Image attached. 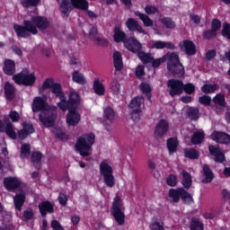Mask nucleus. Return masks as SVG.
<instances>
[{"label": "nucleus", "mask_w": 230, "mask_h": 230, "mask_svg": "<svg viewBox=\"0 0 230 230\" xmlns=\"http://www.w3.org/2000/svg\"><path fill=\"white\" fill-rule=\"evenodd\" d=\"M48 18L39 15H31V20H24L23 25L14 24L13 30L20 39H28L31 35H37L39 30H48Z\"/></svg>", "instance_id": "f257e3e1"}, {"label": "nucleus", "mask_w": 230, "mask_h": 230, "mask_svg": "<svg viewBox=\"0 0 230 230\" xmlns=\"http://www.w3.org/2000/svg\"><path fill=\"white\" fill-rule=\"evenodd\" d=\"M31 109L34 112L42 111L40 113V121L44 127L49 128L55 125V119H57V107L49 106L46 101L41 97H35L31 104Z\"/></svg>", "instance_id": "f03ea898"}, {"label": "nucleus", "mask_w": 230, "mask_h": 230, "mask_svg": "<svg viewBox=\"0 0 230 230\" xmlns=\"http://www.w3.org/2000/svg\"><path fill=\"white\" fill-rule=\"evenodd\" d=\"M94 134L90 133L81 136L76 142L75 148L83 157L90 155V150L94 145Z\"/></svg>", "instance_id": "7ed1b4c3"}, {"label": "nucleus", "mask_w": 230, "mask_h": 230, "mask_svg": "<svg viewBox=\"0 0 230 230\" xmlns=\"http://www.w3.org/2000/svg\"><path fill=\"white\" fill-rule=\"evenodd\" d=\"M13 80L19 85L30 86L35 84L37 77L34 73H30V70L24 68L21 73L14 75Z\"/></svg>", "instance_id": "20e7f679"}, {"label": "nucleus", "mask_w": 230, "mask_h": 230, "mask_svg": "<svg viewBox=\"0 0 230 230\" xmlns=\"http://www.w3.org/2000/svg\"><path fill=\"white\" fill-rule=\"evenodd\" d=\"M122 206L123 203L121 202V198L116 196L112 203L111 215L114 217L119 226H123V224H125V213H123Z\"/></svg>", "instance_id": "39448f33"}, {"label": "nucleus", "mask_w": 230, "mask_h": 230, "mask_svg": "<svg viewBox=\"0 0 230 230\" xmlns=\"http://www.w3.org/2000/svg\"><path fill=\"white\" fill-rule=\"evenodd\" d=\"M145 107V99L143 96H137L130 103L129 108L131 109V118L133 121H139L141 118L142 109Z\"/></svg>", "instance_id": "423d86ee"}, {"label": "nucleus", "mask_w": 230, "mask_h": 230, "mask_svg": "<svg viewBox=\"0 0 230 230\" xmlns=\"http://www.w3.org/2000/svg\"><path fill=\"white\" fill-rule=\"evenodd\" d=\"M100 173L103 177V181L108 188H114L116 181H114V175L112 167L107 164V162H102L100 164Z\"/></svg>", "instance_id": "0eeeda50"}, {"label": "nucleus", "mask_w": 230, "mask_h": 230, "mask_svg": "<svg viewBox=\"0 0 230 230\" xmlns=\"http://www.w3.org/2000/svg\"><path fill=\"white\" fill-rule=\"evenodd\" d=\"M169 197L172 199L173 202H179L181 199L185 202V204H191V202H193L191 194L188 193L184 189L170 190Z\"/></svg>", "instance_id": "6e6552de"}, {"label": "nucleus", "mask_w": 230, "mask_h": 230, "mask_svg": "<svg viewBox=\"0 0 230 230\" xmlns=\"http://www.w3.org/2000/svg\"><path fill=\"white\" fill-rule=\"evenodd\" d=\"M165 60L168 58V64L167 68L169 71H175V65L178 67L179 71L182 73V64L181 63V60H179V53L177 52H172L167 53L165 56Z\"/></svg>", "instance_id": "1a4fd4ad"}, {"label": "nucleus", "mask_w": 230, "mask_h": 230, "mask_svg": "<svg viewBox=\"0 0 230 230\" xmlns=\"http://www.w3.org/2000/svg\"><path fill=\"white\" fill-rule=\"evenodd\" d=\"M167 85L170 88V96L181 95L182 91H184V84L181 80L171 79L168 81Z\"/></svg>", "instance_id": "9d476101"}, {"label": "nucleus", "mask_w": 230, "mask_h": 230, "mask_svg": "<svg viewBox=\"0 0 230 230\" xmlns=\"http://www.w3.org/2000/svg\"><path fill=\"white\" fill-rule=\"evenodd\" d=\"M82 117L80 113L76 111V108L70 109V111L66 114V123L68 127H76L80 123Z\"/></svg>", "instance_id": "9b49d317"}, {"label": "nucleus", "mask_w": 230, "mask_h": 230, "mask_svg": "<svg viewBox=\"0 0 230 230\" xmlns=\"http://www.w3.org/2000/svg\"><path fill=\"white\" fill-rule=\"evenodd\" d=\"M89 35L90 39H92V40H93L94 44L97 46H109V41L100 35V33H98L97 28L93 27L90 30Z\"/></svg>", "instance_id": "f8f14e48"}, {"label": "nucleus", "mask_w": 230, "mask_h": 230, "mask_svg": "<svg viewBox=\"0 0 230 230\" xmlns=\"http://www.w3.org/2000/svg\"><path fill=\"white\" fill-rule=\"evenodd\" d=\"M124 48L132 53H138L141 51L143 47L136 38H129L124 41Z\"/></svg>", "instance_id": "ddd939ff"}, {"label": "nucleus", "mask_w": 230, "mask_h": 230, "mask_svg": "<svg viewBox=\"0 0 230 230\" xmlns=\"http://www.w3.org/2000/svg\"><path fill=\"white\" fill-rule=\"evenodd\" d=\"M210 139L216 143H221L223 145H227L230 143V136L222 131H214L210 135Z\"/></svg>", "instance_id": "4468645a"}, {"label": "nucleus", "mask_w": 230, "mask_h": 230, "mask_svg": "<svg viewBox=\"0 0 230 230\" xmlns=\"http://www.w3.org/2000/svg\"><path fill=\"white\" fill-rule=\"evenodd\" d=\"M170 128V124L167 122V120L161 119L155 129V137H163L164 136H166V133L168 132V129Z\"/></svg>", "instance_id": "2eb2a0df"}, {"label": "nucleus", "mask_w": 230, "mask_h": 230, "mask_svg": "<svg viewBox=\"0 0 230 230\" xmlns=\"http://www.w3.org/2000/svg\"><path fill=\"white\" fill-rule=\"evenodd\" d=\"M35 128H33V124L31 122H23L22 129L17 131V136L19 139H26L30 134H33Z\"/></svg>", "instance_id": "dca6fc26"}, {"label": "nucleus", "mask_w": 230, "mask_h": 230, "mask_svg": "<svg viewBox=\"0 0 230 230\" xmlns=\"http://www.w3.org/2000/svg\"><path fill=\"white\" fill-rule=\"evenodd\" d=\"M127 28L130 31H138V33H143V35H146V31L143 30V27L139 25V22H137L134 18H128L126 22Z\"/></svg>", "instance_id": "f3484780"}, {"label": "nucleus", "mask_w": 230, "mask_h": 230, "mask_svg": "<svg viewBox=\"0 0 230 230\" xmlns=\"http://www.w3.org/2000/svg\"><path fill=\"white\" fill-rule=\"evenodd\" d=\"M39 209L42 217H46L48 213H53L55 211L54 206L49 201H42L40 203Z\"/></svg>", "instance_id": "a211bd4d"}, {"label": "nucleus", "mask_w": 230, "mask_h": 230, "mask_svg": "<svg viewBox=\"0 0 230 230\" xmlns=\"http://www.w3.org/2000/svg\"><path fill=\"white\" fill-rule=\"evenodd\" d=\"M208 150L211 155H214L215 161L217 163H222V161H224V151H222V149H220L218 146H209Z\"/></svg>", "instance_id": "6ab92c4d"}, {"label": "nucleus", "mask_w": 230, "mask_h": 230, "mask_svg": "<svg viewBox=\"0 0 230 230\" xmlns=\"http://www.w3.org/2000/svg\"><path fill=\"white\" fill-rule=\"evenodd\" d=\"M59 10L66 17H69V13L73 11V4L71 0H62L59 4Z\"/></svg>", "instance_id": "aec40b11"}, {"label": "nucleus", "mask_w": 230, "mask_h": 230, "mask_svg": "<svg viewBox=\"0 0 230 230\" xmlns=\"http://www.w3.org/2000/svg\"><path fill=\"white\" fill-rule=\"evenodd\" d=\"M4 185L5 186L6 190H17L19 186H21V181L17 178H5L4 180Z\"/></svg>", "instance_id": "412c9836"}, {"label": "nucleus", "mask_w": 230, "mask_h": 230, "mask_svg": "<svg viewBox=\"0 0 230 230\" xmlns=\"http://www.w3.org/2000/svg\"><path fill=\"white\" fill-rule=\"evenodd\" d=\"M13 202L16 209L21 211V209H22V206H24V202H26V194L24 193V190L14 196Z\"/></svg>", "instance_id": "4be33fe9"}, {"label": "nucleus", "mask_w": 230, "mask_h": 230, "mask_svg": "<svg viewBox=\"0 0 230 230\" xmlns=\"http://www.w3.org/2000/svg\"><path fill=\"white\" fill-rule=\"evenodd\" d=\"M4 73L12 76L15 73V61L11 59H5L4 62Z\"/></svg>", "instance_id": "5701e85b"}, {"label": "nucleus", "mask_w": 230, "mask_h": 230, "mask_svg": "<svg viewBox=\"0 0 230 230\" xmlns=\"http://www.w3.org/2000/svg\"><path fill=\"white\" fill-rule=\"evenodd\" d=\"M82 100L80 99V94L75 91H70L68 94V102L69 104L74 107V109H76L78 105H80V102Z\"/></svg>", "instance_id": "b1692460"}, {"label": "nucleus", "mask_w": 230, "mask_h": 230, "mask_svg": "<svg viewBox=\"0 0 230 230\" xmlns=\"http://www.w3.org/2000/svg\"><path fill=\"white\" fill-rule=\"evenodd\" d=\"M152 48L155 49H164V48H166V49H175V45L170 41L158 40L153 43Z\"/></svg>", "instance_id": "393cba45"}, {"label": "nucleus", "mask_w": 230, "mask_h": 230, "mask_svg": "<svg viewBox=\"0 0 230 230\" xmlns=\"http://www.w3.org/2000/svg\"><path fill=\"white\" fill-rule=\"evenodd\" d=\"M113 63L116 71H121L123 69V58L119 51L113 52Z\"/></svg>", "instance_id": "a878e982"}, {"label": "nucleus", "mask_w": 230, "mask_h": 230, "mask_svg": "<svg viewBox=\"0 0 230 230\" xmlns=\"http://www.w3.org/2000/svg\"><path fill=\"white\" fill-rule=\"evenodd\" d=\"M136 17H139L140 21H142L144 26L150 28V26H154V21L151 20L150 16L140 13L139 11L135 12Z\"/></svg>", "instance_id": "bb28decb"}, {"label": "nucleus", "mask_w": 230, "mask_h": 230, "mask_svg": "<svg viewBox=\"0 0 230 230\" xmlns=\"http://www.w3.org/2000/svg\"><path fill=\"white\" fill-rule=\"evenodd\" d=\"M93 89L95 94H98V96H103L105 94V84L100 82L99 79H94Z\"/></svg>", "instance_id": "cd10ccee"}, {"label": "nucleus", "mask_w": 230, "mask_h": 230, "mask_svg": "<svg viewBox=\"0 0 230 230\" xmlns=\"http://www.w3.org/2000/svg\"><path fill=\"white\" fill-rule=\"evenodd\" d=\"M70 3L77 10H83L84 12L89 10V2L87 0H70Z\"/></svg>", "instance_id": "c85d7f7f"}, {"label": "nucleus", "mask_w": 230, "mask_h": 230, "mask_svg": "<svg viewBox=\"0 0 230 230\" xmlns=\"http://www.w3.org/2000/svg\"><path fill=\"white\" fill-rule=\"evenodd\" d=\"M183 48L186 55H195L197 53V49L195 47V43L190 40H184L183 41Z\"/></svg>", "instance_id": "c756f323"}, {"label": "nucleus", "mask_w": 230, "mask_h": 230, "mask_svg": "<svg viewBox=\"0 0 230 230\" xmlns=\"http://www.w3.org/2000/svg\"><path fill=\"white\" fill-rule=\"evenodd\" d=\"M204 130L199 129L193 133L192 137L190 139L192 145H200L202 141H204Z\"/></svg>", "instance_id": "7c9ffc66"}, {"label": "nucleus", "mask_w": 230, "mask_h": 230, "mask_svg": "<svg viewBox=\"0 0 230 230\" xmlns=\"http://www.w3.org/2000/svg\"><path fill=\"white\" fill-rule=\"evenodd\" d=\"M113 39L115 42H123L125 44V41L127 40V34L123 31H121V29L116 27L114 29Z\"/></svg>", "instance_id": "2f4dec72"}, {"label": "nucleus", "mask_w": 230, "mask_h": 230, "mask_svg": "<svg viewBox=\"0 0 230 230\" xmlns=\"http://www.w3.org/2000/svg\"><path fill=\"white\" fill-rule=\"evenodd\" d=\"M4 132H5L6 136H8L11 139H17V132H15V127L12 122H8L4 128Z\"/></svg>", "instance_id": "473e14b6"}, {"label": "nucleus", "mask_w": 230, "mask_h": 230, "mask_svg": "<svg viewBox=\"0 0 230 230\" xmlns=\"http://www.w3.org/2000/svg\"><path fill=\"white\" fill-rule=\"evenodd\" d=\"M59 100L60 102L58 103V107H59V109H61V111H63L64 112H66V111H68V112H70V109H75V107H72V105L69 103V101L67 102L66 100V95L59 97Z\"/></svg>", "instance_id": "72a5a7b5"}, {"label": "nucleus", "mask_w": 230, "mask_h": 230, "mask_svg": "<svg viewBox=\"0 0 230 230\" xmlns=\"http://www.w3.org/2000/svg\"><path fill=\"white\" fill-rule=\"evenodd\" d=\"M4 93L7 100H13V96L15 95V87H13V85L9 82H6L4 84Z\"/></svg>", "instance_id": "f704fd0d"}, {"label": "nucleus", "mask_w": 230, "mask_h": 230, "mask_svg": "<svg viewBox=\"0 0 230 230\" xmlns=\"http://www.w3.org/2000/svg\"><path fill=\"white\" fill-rule=\"evenodd\" d=\"M190 230H204V224L199 217H192L190 225Z\"/></svg>", "instance_id": "c9c22d12"}, {"label": "nucleus", "mask_w": 230, "mask_h": 230, "mask_svg": "<svg viewBox=\"0 0 230 230\" xmlns=\"http://www.w3.org/2000/svg\"><path fill=\"white\" fill-rule=\"evenodd\" d=\"M202 169H203V175L205 177V181H203V182H211L213 181V172H211L209 165L204 164L202 166Z\"/></svg>", "instance_id": "e433bc0d"}, {"label": "nucleus", "mask_w": 230, "mask_h": 230, "mask_svg": "<svg viewBox=\"0 0 230 230\" xmlns=\"http://www.w3.org/2000/svg\"><path fill=\"white\" fill-rule=\"evenodd\" d=\"M202 93L205 94H211L215 93L216 91H218V86L217 84H207L201 87Z\"/></svg>", "instance_id": "4c0bfd02"}, {"label": "nucleus", "mask_w": 230, "mask_h": 230, "mask_svg": "<svg viewBox=\"0 0 230 230\" xmlns=\"http://www.w3.org/2000/svg\"><path fill=\"white\" fill-rule=\"evenodd\" d=\"M137 57L143 64H150L154 60V56H152V54H146L141 50L137 53Z\"/></svg>", "instance_id": "58836bf2"}, {"label": "nucleus", "mask_w": 230, "mask_h": 230, "mask_svg": "<svg viewBox=\"0 0 230 230\" xmlns=\"http://www.w3.org/2000/svg\"><path fill=\"white\" fill-rule=\"evenodd\" d=\"M72 80L75 82L76 84H80L81 85H84L86 84L85 76H84L80 72L74 71L72 74Z\"/></svg>", "instance_id": "ea45409f"}, {"label": "nucleus", "mask_w": 230, "mask_h": 230, "mask_svg": "<svg viewBox=\"0 0 230 230\" xmlns=\"http://www.w3.org/2000/svg\"><path fill=\"white\" fill-rule=\"evenodd\" d=\"M178 145L179 142L177 141V138L171 137L167 140V148L171 154L177 152Z\"/></svg>", "instance_id": "a19ab883"}, {"label": "nucleus", "mask_w": 230, "mask_h": 230, "mask_svg": "<svg viewBox=\"0 0 230 230\" xmlns=\"http://www.w3.org/2000/svg\"><path fill=\"white\" fill-rule=\"evenodd\" d=\"M181 175L183 177L182 184L184 188H190L191 186V175L186 171H182Z\"/></svg>", "instance_id": "79ce46f5"}, {"label": "nucleus", "mask_w": 230, "mask_h": 230, "mask_svg": "<svg viewBox=\"0 0 230 230\" xmlns=\"http://www.w3.org/2000/svg\"><path fill=\"white\" fill-rule=\"evenodd\" d=\"M213 102L219 107H226V96L222 93H217L214 98Z\"/></svg>", "instance_id": "37998d69"}, {"label": "nucleus", "mask_w": 230, "mask_h": 230, "mask_svg": "<svg viewBox=\"0 0 230 230\" xmlns=\"http://www.w3.org/2000/svg\"><path fill=\"white\" fill-rule=\"evenodd\" d=\"M55 84V82L52 78H48L43 82L42 86L40 88V93H44V91L48 89H51L53 85Z\"/></svg>", "instance_id": "c03bdc74"}, {"label": "nucleus", "mask_w": 230, "mask_h": 230, "mask_svg": "<svg viewBox=\"0 0 230 230\" xmlns=\"http://www.w3.org/2000/svg\"><path fill=\"white\" fill-rule=\"evenodd\" d=\"M185 157H189V159H199V151L192 149V148H187L184 150Z\"/></svg>", "instance_id": "a18cd8bd"}, {"label": "nucleus", "mask_w": 230, "mask_h": 230, "mask_svg": "<svg viewBox=\"0 0 230 230\" xmlns=\"http://www.w3.org/2000/svg\"><path fill=\"white\" fill-rule=\"evenodd\" d=\"M110 89H111V92L112 93V94L118 95V94H119L121 85L119 84V82H118V80H113L111 83Z\"/></svg>", "instance_id": "49530a36"}, {"label": "nucleus", "mask_w": 230, "mask_h": 230, "mask_svg": "<svg viewBox=\"0 0 230 230\" xmlns=\"http://www.w3.org/2000/svg\"><path fill=\"white\" fill-rule=\"evenodd\" d=\"M161 22L169 30H173V28H175V22H173L170 17L162 18Z\"/></svg>", "instance_id": "de8ad7c7"}, {"label": "nucleus", "mask_w": 230, "mask_h": 230, "mask_svg": "<svg viewBox=\"0 0 230 230\" xmlns=\"http://www.w3.org/2000/svg\"><path fill=\"white\" fill-rule=\"evenodd\" d=\"M140 91H142V93H144L145 94H146L147 98H152V87H150V84H146V83H142L139 86Z\"/></svg>", "instance_id": "09e8293b"}, {"label": "nucleus", "mask_w": 230, "mask_h": 230, "mask_svg": "<svg viewBox=\"0 0 230 230\" xmlns=\"http://www.w3.org/2000/svg\"><path fill=\"white\" fill-rule=\"evenodd\" d=\"M115 117H116V114L114 113V110H112V108L107 107L104 110L105 119H108L109 121H113Z\"/></svg>", "instance_id": "8fccbe9b"}, {"label": "nucleus", "mask_w": 230, "mask_h": 230, "mask_svg": "<svg viewBox=\"0 0 230 230\" xmlns=\"http://www.w3.org/2000/svg\"><path fill=\"white\" fill-rule=\"evenodd\" d=\"M51 93H53V94L57 95L58 98L64 96V93H62V86L60 85V84H54L51 88Z\"/></svg>", "instance_id": "3c124183"}, {"label": "nucleus", "mask_w": 230, "mask_h": 230, "mask_svg": "<svg viewBox=\"0 0 230 230\" xmlns=\"http://www.w3.org/2000/svg\"><path fill=\"white\" fill-rule=\"evenodd\" d=\"M21 3L24 8H30V6H37L40 0H22Z\"/></svg>", "instance_id": "603ef678"}, {"label": "nucleus", "mask_w": 230, "mask_h": 230, "mask_svg": "<svg viewBox=\"0 0 230 230\" xmlns=\"http://www.w3.org/2000/svg\"><path fill=\"white\" fill-rule=\"evenodd\" d=\"M144 10L146 15H154L159 12V9L157 7L150 4L146 5Z\"/></svg>", "instance_id": "864d4df0"}, {"label": "nucleus", "mask_w": 230, "mask_h": 230, "mask_svg": "<svg viewBox=\"0 0 230 230\" xmlns=\"http://www.w3.org/2000/svg\"><path fill=\"white\" fill-rule=\"evenodd\" d=\"M217 35V32H216L212 29L203 31V39H207L208 40L211 39H215Z\"/></svg>", "instance_id": "5fc2aeb1"}, {"label": "nucleus", "mask_w": 230, "mask_h": 230, "mask_svg": "<svg viewBox=\"0 0 230 230\" xmlns=\"http://www.w3.org/2000/svg\"><path fill=\"white\" fill-rule=\"evenodd\" d=\"M221 34L223 37H226L230 40V24L226 22L223 25V30L221 31Z\"/></svg>", "instance_id": "6e6d98bb"}, {"label": "nucleus", "mask_w": 230, "mask_h": 230, "mask_svg": "<svg viewBox=\"0 0 230 230\" xmlns=\"http://www.w3.org/2000/svg\"><path fill=\"white\" fill-rule=\"evenodd\" d=\"M30 150H31L30 144H23L21 148L22 157H27V155H30Z\"/></svg>", "instance_id": "4d7b16f0"}, {"label": "nucleus", "mask_w": 230, "mask_h": 230, "mask_svg": "<svg viewBox=\"0 0 230 230\" xmlns=\"http://www.w3.org/2000/svg\"><path fill=\"white\" fill-rule=\"evenodd\" d=\"M222 28V22L218 19H214L211 22V30L215 31L216 33Z\"/></svg>", "instance_id": "13d9d810"}, {"label": "nucleus", "mask_w": 230, "mask_h": 230, "mask_svg": "<svg viewBox=\"0 0 230 230\" xmlns=\"http://www.w3.org/2000/svg\"><path fill=\"white\" fill-rule=\"evenodd\" d=\"M164 62H166V57H162L160 58H156V59H154L153 58V60L151 61V64H152V66L153 67H159V66H161V64H164Z\"/></svg>", "instance_id": "bf43d9fd"}, {"label": "nucleus", "mask_w": 230, "mask_h": 230, "mask_svg": "<svg viewBox=\"0 0 230 230\" xmlns=\"http://www.w3.org/2000/svg\"><path fill=\"white\" fill-rule=\"evenodd\" d=\"M9 118L13 123H17L21 119V115H19V112L15 111H11L9 113Z\"/></svg>", "instance_id": "052dcab7"}, {"label": "nucleus", "mask_w": 230, "mask_h": 230, "mask_svg": "<svg viewBox=\"0 0 230 230\" xmlns=\"http://www.w3.org/2000/svg\"><path fill=\"white\" fill-rule=\"evenodd\" d=\"M183 91L187 94H193V93H195V85L193 84H183Z\"/></svg>", "instance_id": "680f3d73"}, {"label": "nucleus", "mask_w": 230, "mask_h": 230, "mask_svg": "<svg viewBox=\"0 0 230 230\" xmlns=\"http://www.w3.org/2000/svg\"><path fill=\"white\" fill-rule=\"evenodd\" d=\"M23 220H25V222H28V220H31V218H33V209L31 208H27L24 212H23Z\"/></svg>", "instance_id": "e2e57ef3"}, {"label": "nucleus", "mask_w": 230, "mask_h": 230, "mask_svg": "<svg viewBox=\"0 0 230 230\" xmlns=\"http://www.w3.org/2000/svg\"><path fill=\"white\" fill-rule=\"evenodd\" d=\"M166 183L168 184V186H171V187L177 186V177L173 174H171L166 179Z\"/></svg>", "instance_id": "0e129e2a"}, {"label": "nucleus", "mask_w": 230, "mask_h": 230, "mask_svg": "<svg viewBox=\"0 0 230 230\" xmlns=\"http://www.w3.org/2000/svg\"><path fill=\"white\" fill-rule=\"evenodd\" d=\"M135 75L137 78H141L142 76H145V66H137L136 68Z\"/></svg>", "instance_id": "69168bd1"}, {"label": "nucleus", "mask_w": 230, "mask_h": 230, "mask_svg": "<svg viewBox=\"0 0 230 230\" xmlns=\"http://www.w3.org/2000/svg\"><path fill=\"white\" fill-rule=\"evenodd\" d=\"M67 194H66L65 192H60L58 196V201L61 204V206H66V204H67Z\"/></svg>", "instance_id": "338daca9"}, {"label": "nucleus", "mask_w": 230, "mask_h": 230, "mask_svg": "<svg viewBox=\"0 0 230 230\" xmlns=\"http://www.w3.org/2000/svg\"><path fill=\"white\" fill-rule=\"evenodd\" d=\"M40 159H42V154L40 152H33L31 154V161L33 163H40Z\"/></svg>", "instance_id": "774afa93"}]
</instances>
